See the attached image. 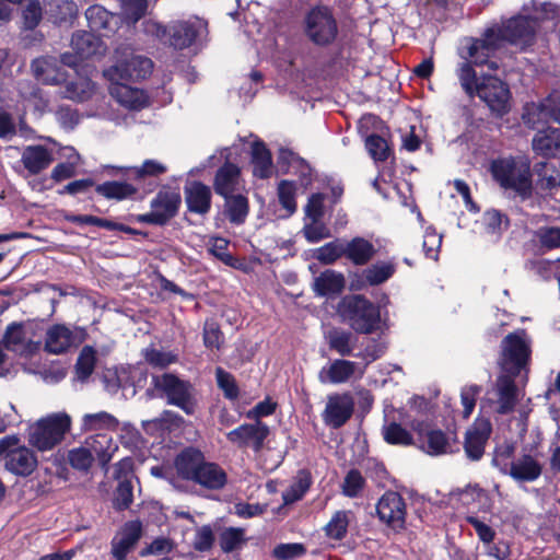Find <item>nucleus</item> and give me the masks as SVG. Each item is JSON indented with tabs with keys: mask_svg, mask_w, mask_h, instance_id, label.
I'll return each mask as SVG.
<instances>
[{
	"mask_svg": "<svg viewBox=\"0 0 560 560\" xmlns=\"http://www.w3.org/2000/svg\"><path fill=\"white\" fill-rule=\"evenodd\" d=\"M185 199L191 212L206 214L210 210L211 190L202 183L192 182L185 187Z\"/></svg>",
	"mask_w": 560,
	"mask_h": 560,
	"instance_id": "obj_27",
	"label": "nucleus"
},
{
	"mask_svg": "<svg viewBox=\"0 0 560 560\" xmlns=\"http://www.w3.org/2000/svg\"><path fill=\"white\" fill-rule=\"evenodd\" d=\"M500 33L494 28L488 30L481 38H470L466 55H462L463 61H468L472 67L488 65L491 70L498 69L495 61L489 60L500 46Z\"/></svg>",
	"mask_w": 560,
	"mask_h": 560,
	"instance_id": "obj_11",
	"label": "nucleus"
},
{
	"mask_svg": "<svg viewBox=\"0 0 560 560\" xmlns=\"http://www.w3.org/2000/svg\"><path fill=\"white\" fill-rule=\"evenodd\" d=\"M94 93V84L89 78H79L77 81L68 82L65 97L73 101H86Z\"/></svg>",
	"mask_w": 560,
	"mask_h": 560,
	"instance_id": "obj_46",
	"label": "nucleus"
},
{
	"mask_svg": "<svg viewBox=\"0 0 560 560\" xmlns=\"http://www.w3.org/2000/svg\"><path fill=\"white\" fill-rule=\"evenodd\" d=\"M338 311L357 332L371 334L381 327L380 308L362 295L343 298Z\"/></svg>",
	"mask_w": 560,
	"mask_h": 560,
	"instance_id": "obj_4",
	"label": "nucleus"
},
{
	"mask_svg": "<svg viewBox=\"0 0 560 560\" xmlns=\"http://www.w3.org/2000/svg\"><path fill=\"white\" fill-rule=\"evenodd\" d=\"M310 486V474L305 470H300L290 487L282 493L284 504H291L302 499Z\"/></svg>",
	"mask_w": 560,
	"mask_h": 560,
	"instance_id": "obj_43",
	"label": "nucleus"
},
{
	"mask_svg": "<svg viewBox=\"0 0 560 560\" xmlns=\"http://www.w3.org/2000/svg\"><path fill=\"white\" fill-rule=\"evenodd\" d=\"M75 342L72 330L65 325H55L46 332L45 349L52 354L67 351Z\"/></svg>",
	"mask_w": 560,
	"mask_h": 560,
	"instance_id": "obj_30",
	"label": "nucleus"
},
{
	"mask_svg": "<svg viewBox=\"0 0 560 560\" xmlns=\"http://www.w3.org/2000/svg\"><path fill=\"white\" fill-rule=\"evenodd\" d=\"M85 16L90 28L96 32L108 28L110 21L116 19L114 14L109 13L101 5H91L88 8Z\"/></svg>",
	"mask_w": 560,
	"mask_h": 560,
	"instance_id": "obj_47",
	"label": "nucleus"
},
{
	"mask_svg": "<svg viewBox=\"0 0 560 560\" xmlns=\"http://www.w3.org/2000/svg\"><path fill=\"white\" fill-rule=\"evenodd\" d=\"M396 271V264L393 261H378L364 269V280L370 285H378L387 281Z\"/></svg>",
	"mask_w": 560,
	"mask_h": 560,
	"instance_id": "obj_41",
	"label": "nucleus"
},
{
	"mask_svg": "<svg viewBox=\"0 0 560 560\" xmlns=\"http://www.w3.org/2000/svg\"><path fill=\"white\" fill-rule=\"evenodd\" d=\"M304 33L317 46H328L337 37V22L328 8L312 9L304 19Z\"/></svg>",
	"mask_w": 560,
	"mask_h": 560,
	"instance_id": "obj_7",
	"label": "nucleus"
},
{
	"mask_svg": "<svg viewBox=\"0 0 560 560\" xmlns=\"http://www.w3.org/2000/svg\"><path fill=\"white\" fill-rule=\"evenodd\" d=\"M253 173L259 178H268L272 174L271 154L262 142H254L252 145Z\"/></svg>",
	"mask_w": 560,
	"mask_h": 560,
	"instance_id": "obj_39",
	"label": "nucleus"
},
{
	"mask_svg": "<svg viewBox=\"0 0 560 560\" xmlns=\"http://www.w3.org/2000/svg\"><path fill=\"white\" fill-rule=\"evenodd\" d=\"M95 351L92 347H84L77 361V374L79 378H86L90 376L95 366Z\"/></svg>",
	"mask_w": 560,
	"mask_h": 560,
	"instance_id": "obj_56",
	"label": "nucleus"
},
{
	"mask_svg": "<svg viewBox=\"0 0 560 560\" xmlns=\"http://www.w3.org/2000/svg\"><path fill=\"white\" fill-rule=\"evenodd\" d=\"M96 191L107 199L122 200L135 195L137 189L128 183L106 182L98 185Z\"/></svg>",
	"mask_w": 560,
	"mask_h": 560,
	"instance_id": "obj_44",
	"label": "nucleus"
},
{
	"mask_svg": "<svg viewBox=\"0 0 560 560\" xmlns=\"http://www.w3.org/2000/svg\"><path fill=\"white\" fill-rule=\"evenodd\" d=\"M535 174L537 176L535 184L537 192L552 190L560 185V173L550 163L541 162L536 164Z\"/></svg>",
	"mask_w": 560,
	"mask_h": 560,
	"instance_id": "obj_40",
	"label": "nucleus"
},
{
	"mask_svg": "<svg viewBox=\"0 0 560 560\" xmlns=\"http://www.w3.org/2000/svg\"><path fill=\"white\" fill-rule=\"evenodd\" d=\"M125 80L109 81L110 95L122 106L130 109H140L148 103V97L143 91L132 88Z\"/></svg>",
	"mask_w": 560,
	"mask_h": 560,
	"instance_id": "obj_24",
	"label": "nucleus"
},
{
	"mask_svg": "<svg viewBox=\"0 0 560 560\" xmlns=\"http://www.w3.org/2000/svg\"><path fill=\"white\" fill-rule=\"evenodd\" d=\"M345 287V278L342 273L326 270L314 280V290L319 295H328L340 293Z\"/></svg>",
	"mask_w": 560,
	"mask_h": 560,
	"instance_id": "obj_38",
	"label": "nucleus"
},
{
	"mask_svg": "<svg viewBox=\"0 0 560 560\" xmlns=\"http://www.w3.org/2000/svg\"><path fill=\"white\" fill-rule=\"evenodd\" d=\"M533 150L542 156L560 155V128L539 130L532 141Z\"/></svg>",
	"mask_w": 560,
	"mask_h": 560,
	"instance_id": "obj_29",
	"label": "nucleus"
},
{
	"mask_svg": "<svg viewBox=\"0 0 560 560\" xmlns=\"http://www.w3.org/2000/svg\"><path fill=\"white\" fill-rule=\"evenodd\" d=\"M376 511L380 520L394 529H401L405 525L406 504L397 492H386L378 500Z\"/></svg>",
	"mask_w": 560,
	"mask_h": 560,
	"instance_id": "obj_16",
	"label": "nucleus"
},
{
	"mask_svg": "<svg viewBox=\"0 0 560 560\" xmlns=\"http://www.w3.org/2000/svg\"><path fill=\"white\" fill-rule=\"evenodd\" d=\"M303 234L308 243H318L330 237V230L322 222V219H307Z\"/></svg>",
	"mask_w": 560,
	"mask_h": 560,
	"instance_id": "obj_52",
	"label": "nucleus"
},
{
	"mask_svg": "<svg viewBox=\"0 0 560 560\" xmlns=\"http://www.w3.org/2000/svg\"><path fill=\"white\" fill-rule=\"evenodd\" d=\"M365 147L375 161H384L388 156L387 142L380 136L372 135L366 138Z\"/></svg>",
	"mask_w": 560,
	"mask_h": 560,
	"instance_id": "obj_61",
	"label": "nucleus"
},
{
	"mask_svg": "<svg viewBox=\"0 0 560 560\" xmlns=\"http://www.w3.org/2000/svg\"><path fill=\"white\" fill-rule=\"evenodd\" d=\"M456 77L469 97L477 95L498 115H503L509 110L510 90L499 78L487 73H481L478 78L475 68L468 61L458 63Z\"/></svg>",
	"mask_w": 560,
	"mask_h": 560,
	"instance_id": "obj_1",
	"label": "nucleus"
},
{
	"mask_svg": "<svg viewBox=\"0 0 560 560\" xmlns=\"http://www.w3.org/2000/svg\"><path fill=\"white\" fill-rule=\"evenodd\" d=\"M376 254L375 246L363 237L345 242V257L357 266L368 264Z\"/></svg>",
	"mask_w": 560,
	"mask_h": 560,
	"instance_id": "obj_33",
	"label": "nucleus"
},
{
	"mask_svg": "<svg viewBox=\"0 0 560 560\" xmlns=\"http://www.w3.org/2000/svg\"><path fill=\"white\" fill-rule=\"evenodd\" d=\"M206 31L207 22L198 16L176 22L170 27L168 44L178 49L189 47Z\"/></svg>",
	"mask_w": 560,
	"mask_h": 560,
	"instance_id": "obj_15",
	"label": "nucleus"
},
{
	"mask_svg": "<svg viewBox=\"0 0 560 560\" xmlns=\"http://www.w3.org/2000/svg\"><path fill=\"white\" fill-rule=\"evenodd\" d=\"M349 516L347 511H337L324 527L326 536L335 540L343 539L348 532Z\"/></svg>",
	"mask_w": 560,
	"mask_h": 560,
	"instance_id": "obj_45",
	"label": "nucleus"
},
{
	"mask_svg": "<svg viewBox=\"0 0 560 560\" xmlns=\"http://www.w3.org/2000/svg\"><path fill=\"white\" fill-rule=\"evenodd\" d=\"M143 357L148 364L156 369H165L177 362V354L156 348H145Z\"/></svg>",
	"mask_w": 560,
	"mask_h": 560,
	"instance_id": "obj_48",
	"label": "nucleus"
},
{
	"mask_svg": "<svg viewBox=\"0 0 560 560\" xmlns=\"http://www.w3.org/2000/svg\"><path fill=\"white\" fill-rule=\"evenodd\" d=\"M536 236L542 247L548 249L560 247V228H541Z\"/></svg>",
	"mask_w": 560,
	"mask_h": 560,
	"instance_id": "obj_64",
	"label": "nucleus"
},
{
	"mask_svg": "<svg viewBox=\"0 0 560 560\" xmlns=\"http://www.w3.org/2000/svg\"><path fill=\"white\" fill-rule=\"evenodd\" d=\"M154 388L167 398L170 405H175L184 410L187 415L195 411L192 401L191 385L179 380L176 375L165 373L152 377Z\"/></svg>",
	"mask_w": 560,
	"mask_h": 560,
	"instance_id": "obj_9",
	"label": "nucleus"
},
{
	"mask_svg": "<svg viewBox=\"0 0 560 560\" xmlns=\"http://www.w3.org/2000/svg\"><path fill=\"white\" fill-rule=\"evenodd\" d=\"M421 448L429 455H443L453 451V441L441 430L419 431Z\"/></svg>",
	"mask_w": 560,
	"mask_h": 560,
	"instance_id": "obj_31",
	"label": "nucleus"
},
{
	"mask_svg": "<svg viewBox=\"0 0 560 560\" xmlns=\"http://www.w3.org/2000/svg\"><path fill=\"white\" fill-rule=\"evenodd\" d=\"M498 395V412L505 415L513 411L517 401V389L513 378L509 375H501L495 384Z\"/></svg>",
	"mask_w": 560,
	"mask_h": 560,
	"instance_id": "obj_34",
	"label": "nucleus"
},
{
	"mask_svg": "<svg viewBox=\"0 0 560 560\" xmlns=\"http://www.w3.org/2000/svg\"><path fill=\"white\" fill-rule=\"evenodd\" d=\"M195 482L208 489H220L226 482V475L217 464L206 463L203 460Z\"/></svg>",
	"mask_w": 560,
	"mask_h": 560,
	"instance_id": "obj_36",
	"label": "nucleus"
},
{
	"mask_svg": "<svg viewBox=\"0 0 560 560\" xmlns=\"http://www.w3.org/2000/svg\"><path fill=\"white\" fill-rule=\"evenodd\" d=\"M365 485V480L359 470H350L342 482V493L349 498L358 497Z\"/></svg>",
	"mask_w": 560,
	"mask_h": 560,
	"instance_id": "obj_55",
	"label": "nucleus"
},
{
	"mask_svg": "<svg viewBox=\"0 0 560 560\" xmlns=\"http://www.w3.org/2000/svg\"><path fill=\"white\" fill-rule=\"evenodd\" d=\"M121 15L127 23L135 24L147 10V0H120Z\"/></svg>",
	"mask_w": 560,
	"mask_h": 560,
	"instance_id": "obj_53",
	"label": "nucleus"
},
{
	"mask_svg": "<svg viewBox=\"0 0 560 560\" xmlns=\"http://www.w3.org/2000/svg\"><path fill=\"white\" fill-rule=\"evenodd\" d=\"M341 256H345V242L341 240L329 242L314 252V257L325 265L335 262Z\"/></svg>",
	"mask_w": 560,
	"mask_h": 560,
	"instance_id": "obj_49",
	"label": "nucleus"
},
{
	"mask_svg": "<svg viewBox=\"0 0 560 560\" xmlns=\"http://www.w3.org/2000/svg\"><path fill=\"white\" fill-rule=\"evenodd\" d=\"M530 355V341L524 330L508 335L502 341V366L516 374L527 363Z\"/></svg>",
	"mask_w": 560,
	"mask_h": 560,
	"instance_id": "obj_10",
	"label": "nucleus"
},
{
	"mask_svg": "<svg viewBox=\"0 0 560 560\" xmlns=\"http://www.w3.org/2000/svg\"><path fill=\"white\" fill-rule=\"evenodd\" d=\"M240 168L231 163L224 164L215 174L213 187L218 195L228 198L241 188Z\"/></svg>",
	"mask_w": 560,
	"mask_h": 560,
	"instance_id": "obj_26",
	"label": "nucleus"
},
{
	"mask_svg": "<svg viewBox=\"0 0 560 560\" xmlns=\"http://www.w3.org/2000/svg\"><path fill=\"white\" fill-rule=\"evenodd\" d=\"M32 72L35 78L46 84H60L66 80L65 73L51 57L36 58L32 62Z\"/></svg>",
	"mask_w": 560,
	"mask_h": 560,
	"instance_id": "obj_32",
	"label": "nucleus"
},
{
	"mask_svg": "<svg viewBox=\"0 0 560 560\" xmlns=\"http://www.w3.org/2000/svg\"><path fill=\"white\" fill-rule=\"evenodd\" d=\"M203 460V456L199 451L188 448L176 457L175 468L179 477L195 481Z\"/></svg>",
	"mask_w": 560,
	"mask_h": 560,
	"instance_id": "obj_35",
	"label": "nucleus"
},
{
	"mask_svg": "<svg viewBox=\"0 0 560 560\" xmlns=\"http://www.w3.org/2000/svg\"><path fill=\"white\" fill-rule=\"evenodd\" d=\"M501 472L509 475L517 482H533L540 477L542 466L535 457L526 454L512 460L510 466L504 464Z\"/></svg>",
	"mask_w": 560,
	"mask_h": 560,
	"instance_id": "obj_21",
	"label": "nucleus"
},
{
	"mask_svg": "<svg viewBox=\"0 0 560 560\" xmlns=\"http://www.w3.org/2000/svg\"><path fill=\"white\" fill-rule=\"evenodd\" d=\"M136 178L159 176L167 172V166L159 160H145L140 166L133 167Z\"/></svg>",
	"mask_w": 560,
	"mask_h": 560,
	"instance_id": "obj_57",
	"label": "nucleus"
},
{
	"mask_svg": "<svg viewBox=\"0 0 560 560\" xmlns=\"http://www.w3.org/2000/svg\"><path fill=\"white\" fill-rule=\"evenodd\" d=\"M523 120L530 128L537 129L550 121L560 124V92H553L541 103L527 104Z\"/></svg>",
	"mask_w": 560,
	"mask_h": 560,
	"instance_id": "obj_12",
	"label": "nucleus"
},
{
	"mask_svg": "<svg viewBox=\"0 0 560 560\" xmlns=\"http://www.w3.org/2000/svg\"><path fill=\"white\" fill-rule=\"evenodd\" d=\"M71 47L74 50L75 56H72L69 52L61 56L62 63L69 67H77L79 60L89 59L97 55L101 56L106 50V46L98 36L85 31L73 34Z\"/></svg>",
	"mask_w": 560,
	"mask_h": 560,
	"instance_id": "obj_13",
	"label": "nucleus"
},
{
	"mask_svg": "<svg viewBox=\"0 0 560 560\" xmlns=\"http://www.w3.org/2000/svg\"><path fill=\"white\" fill-rule=\"evenodd\" d=\"M84 445L91 455H93V458L96 457L102 466L107 465L115 452L118 450L117 444L107 433H97L89 436L85 440Z\"/></svg>",
	"mask_w": 560,
	"mask_h": 560,
	"instance_id": "obj_28",
	"label": "nucleus"
},
{
	"mask_svg": "<svg viewBox=\"0 0 560 560\" xmlns=\"http://www.w3.org/2000/svg\"><path fill=\"white\" fill-rule=\"evenodd\" d=\"M118 420L106 411L85 413L81 419V430L89 431H114L118 427Z\"/></svg>",
	"mask_w": 560,
	"mask_h": 560,
	"instance_id": "obj_37",
	"label": "nucleus"
},
{
	"mask_svg": "<svg viewBox=\"0 0 560 560\" xmlns=\"http://www.w3.org/2000/svg\"><path fill=\"white\" fill-rule=\"evenodd\" d=\"M383 436L389 444L401 446L412 444L410 432L396 422H392L383 428Z\"/></svg>",
	"mask_w": 560,
	"mask_h": 560,
	"instance_id": "obj_50",
	"label": "nucleus"
},
{
	"mask_svg": "<svg viewBox=\"0 0 560 560\" xmlns=\"http://www.w3.org/2000/svg\"><path fill=\"white\" fill-rule=\"evenodd\" d=\"M304 545L299 542L280 544L272 550V556L278 560H293L305 555Z\"/></svg>",
	"mask_w": 560,
	"mask_h": 560,
	"instance_id": "obj_58",
	"label": "nucleus"
},
{
	"mask_svg": "<svg viewBox=\"0 0 560 560\" xmlns=\"http://www.w3.org/2000/svg\"><path fill=\"white\" fill-rule=\"evenodd\" d=\"M4 348L20 355H31L38 349V343L30 340L21 324L13 323L7 327L3 336Z\"/></svg>",
	"mask_w": 560,
	"mask_h": 560,
	"instance_id": "obj_25",
	"label": "nucleus"
},
{
	"mask_svg": "<svg viewBox=\"0 0 560 560\" xmlns=\"http://www.w3.org/2000/svg\"><path fill=\"white\" fill-rule=\"evenodd\" d=\"M142 526L138 521H131L116 534L112 540V555L115 560H126L141 537Z\"/></svg>",
	"mask_w": 560,
	"mask_h": 560,
	"instance_id": "obj_22",
	"label": "nucleus"
},
{
	"mask_svg": "<svg viewBox=\"0 0 560 560\" xmlns=\"http://www.w3.org/2000/svg\"><path fill=\"white\" fill-rule=\"evenodd\" d=\"M71 422L66 412L50 413L28 425L27 441L40 452L52 450L70 431Z\"/></svg>",
	"mask_w": 560,
	"mask_h": 560,
	"instance_id": "obj_3",
	"label": "nucleus"
},
{
	"mask_svg": "<svg viewBox=\"0 0 560 560\" xmlns=\"http://www.w3.org/2000/svg\"><path fill=\"white\" fill-rule=\"evenodd\" d=\"M354 402L349 394H334L328 396L323 420L327 425L340 428L352 416Z\"/></svg>",
	"mask_w": 560,
	"mask_h": 560,
	"instance_id": "obj_19",
	"label": "nucleus"
},
{
	"mask_svg": "<svg viewBox=\"0 0 560 560\" xmlns=\"http://www.w3.org/2000/svg\"><path fill=\"white\" fill-rule=\"evenodd\" d=\"M0 460L8 471L22 477L30 476L37 467L34 452L22 444L16 435L0 439Z\"/></svg>",
	"mask_w": 560,
	"mask_h": 560,
	"instance_id": "obj_6",
	"label": "nucleus"
},
{
	"mask_svg": "<svg viewBox=\"0 0 560 560\" xmlns=\"http://www.w3.org/2000/svg\"><path fill=\"white\" fill-rule=\"evenodd\" d=\"M225 212L232 223L241 224L248 214V201L242 195H231L225 198Z\"/></svg>",
	"mask_w": 560,
	"mask_h": 560,
	"instance_id": "obj_42",
	"label": "nucleus"
},
{
	"mask_svg": "<svg viewBox=\"0 0 560 560\" xmlns=\"http://www.w3.org/2000/svg\"><path fill=\"white\" fill-rule=\"evenodd\" d=\"M558 8L551 3H542L540 8L536 10V14L533 19L525 16H515L509 20L502 30H497L500 33V40L505 39L511 44L520 47H525L534 42L536 34V21L537 20H549L557 15Z\"/></svg>",
	"mask_w": 560,
	"mask_h": 560,
	"instance_id": "obj_5",
	"label": "nucleus"
},
{
	"mask_svg": "<svg viewBox=\"0 0 560 560\" xmlns=\"http://www.w3.org/2000/svg\"><path fill=\"white\" fill-rule=\"evenodd\" d=\"M352 336L350 332L341 330H331L328 334V343L331 349L340 355H349L353 350Z\"/></svg>",
	"mask_w": 560,
	"mask_h": 560,
	"instance_id": "obj_51",
	"label": "nucleus"
},
{
	"mask_svg": "<svg viewBox=\"0 0 560 560\" xmlns=\"http://www.w3.org/2000/svg\"><path fill=\"white\" fill-rule=\"evenodd\" d=\"M215 377L218 386L224 392L226 398L234 399L238 396V388L232 374L222 368H217Z\"/></svg>",
	"mask_w": 560,
	"mask_h": 560,
	"instance_id": "obj_60",
	"label": "nucleus"
},
{
	"mask_svg": "<svg viewBox=\"0 0 560 560\" xmlns=\"http://www.w3.org/2000/svg\"><path fill=\"white\" fill-rule=\"evenodd\" d=\"M490 433V421L486 418H477L465 436L464 448L468 458L478 460L482 457Z\"/></svg>",
	"mask_w": 560,
	"mask_h": 560,
	"instance_id": "obj_20",
	"label": "nucleus"
},
{
	"mask_svg": "<svg viewBox=\"0 0 560 560\" xmlns=\"http://www.w3.org/2000/svg\"><path fill=\"white\" fill-rule=\"evenodd\" d=\"M52 162V151L42 144L26 145L21 152V163L28 175L40 174Z\"/></svg>",
	"mask_w": 560,
	"mask_h": 560,
	"instance_id": "obj_23",
	"label": "nucleus"
},
{
	"mask_svg": "<svg viewBox=\"0 0 560 560\" xmlns=\"http://www.w3.org/2000/svg\"><path fill=\"white\" fill-rule=\"evenodd\" d=\"M243 541V530L237 528H228L220 536V546L223 551L235 550Z\"/></svg>",
	"mask_w": 560,
	"mask_h": 560,
	"instance_id": "obj_63",
	"label": "nucleus"
},
{
	"mask_svg": "<svg viewBox=\"0 0 560 560\" xmlns=\"http://www.w3.org/2000/svg\"><path fill=\"white\" fill-rule=\"evenodd\" d=\"M295 194L296 187L293 182L281 180L278 184V198L288 214H292L296 210Z\"/></svg>",
	"mask_w": 560,
	"mask_h": 560,
	"instance_id": "obj_54",
	"label": "nucleus"
},
{
	"mask_svg": "<svg viewBox=\"0 0 560 560\" xmlns=\"http://www.w3.org/2000/svg\"><path fill=\"white\" fill-rule=\"evenodd\" d=\"M117 54L116 65L104 70V77L108 81L138 80L151 74L153 62L150 58L136 55L127 49Z\"/></svg>",
	"mask_w": 560,
	"mask_h": 560,
	"instance_id": "obj_8",
	"label": "nucleus"
},
{
	"mask_svg": "<svg viewBox=\"0 0 560 560\" xmlns=\"http://www.w3.org/2000/svg\"><path fill=\"white\" fill-rule=\"evenodd\" d=\"M68 457L70 465L79 470H88L94 462L85 445L71 450Z\"/></svg>",
	"mask_w": 560,
	"mask_h": 560,
	"instance_id": "obj_59",
	"label": "nucleus"
},
{
	"mask_svg": "<svg viewBox=\"0 0 560 560\" xmlns=\"http://www.w3.org/2000/svg\"><path fill=\"white\" fill-rule=\"evenodd\" d=\"M223 342L222 332L214 322H206L203 328V343L209 349L219 350Z\"/></svg>",
	"mask_w": 560,
	"mask_h": 560,
	"instance_id": "obj_62",
	"label": "nucleus"
},
{
	"mask_svg": "<svg viewBox=\"0 0 560 560\" xmlns=\"http://www.w3.org/2000/svg\"><path fill=\"white\" fill-rule=\"evenodd\" d=\"M268 434V425L257 420L254 423L240 425L238 428L230 431L226 436L230 442L240 447L250 446L255 452H258L262 447L264 441Z\"/></svg>",
	"mask_w": 560,
	"mask_h": 560,
	"instance_id": "obj_17",
	"label": "nucleus"
},
{
	"mask_svg": "<svg viewBox=\"0 0 560 560\" xmlns=\"http://www.w3.org/2000/svg\"><path fill=\"white\" fill-rule=\"evenodd\" d=\"M180 203V196L176 191L163 190L151 201V211L141 215V221L164 224L175 215Z\"/></svg>",
	"mask_w": 560,
	"mask_h": 560,
	"instance_id": "obj_14",
	"label": "nucleus"
},
{
	"mask_svg": "<svg viewBox=\"0 0 560 560\" xmlns=\"http://www.w3.org/2000/svg\"><path fill=\"white\" fill-rule=\"evenodd\" d=\"M364 374V369L360 368L353 361L337 359L330 364L322 368L318 373V380L322 384H342L347 383L353 377L361 378Z\"/></svg>",
	"mask_w": 560,
	"mask_h": 560,
	"instance_id": "obj_18",
	"label": "nucleus"
},
{
	"mask_svg": "<svg viewBox=\"0 0 560 560\" xmlns=\"http://www.w3.org/2000/svg\"><path fill=\"white\" fill-rule=\"evenodd\" d=\"M490 172L502 188L513 191L522 199L532 196L534 185L528 159L510 155L493 160Z\"/></svg>",
	"mask_w": 560,
	"mask_h": 560,
	"instance_id": "obj_2",
	"label": "nucleus"
}]
</instances>
